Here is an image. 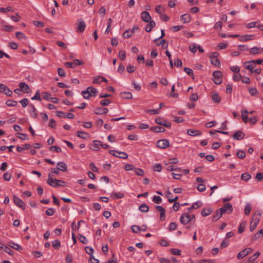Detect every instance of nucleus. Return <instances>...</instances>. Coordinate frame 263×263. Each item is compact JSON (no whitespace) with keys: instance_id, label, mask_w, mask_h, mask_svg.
Returning a JSON list of instances; mask_svg holds the SVG:
<instances>
[{"instance_id":"b1692460","label":"nucleus","mask_w":263,"mask_h":263,"mask_svg":"<svg viewBox=\"0 0 263 263\" xmlns=\"http://www.w3.org/2000/svg\"><path fill=\"white\" fill-rule=\"evenodd\" d=\"M263 235V229H261L255 233L252 237L251 239L252 241H255L258 238L260 237Z\"/></svg>"},{"instance_id":"338daca9","label":"nucleus","mask_w":263,"mask_h":263,"mask_svg":"<svg viewBox=\"0 0 263 263\" xmlns=\"http://www.w3.org/2000/svg\"><path fill=\"white\" fill-rule=\"evenodd\" d=\"M177 228V224L175 222H171L169 225L168 230L170 231H173L175 230Z\"/></svg>"},{"instance_id":"393cba45","label":"nucleus","mask_w":263,"mask_h":263,"mask_svg":"<svg viewBox=\"0 0 263 263\" xmlns=\"http://www.w3.org/2000/svg\"><path fill=\"white\" fill-rule=\"evenodd\" d=\"M249 52L251 54L255 55L260 53L261 50L259 48L257 47H254L250 49Z\"/></svg>"},{"instance_id":"ddd939ff","label":"nucleus","mask_w":263,"mask_h":263,"mask_svg":"<svg viewBox=\"0 0 263 263\" xmlns=\"http://www.w3.org/2000/svg\"><path fill=\"white\" fill-rule=\"evenodd\" d=\"M245 136V134L242 131L238 130L232 136V137L235 140H240L242 139Z\"/></svg>"},{"instance_id":"f704fd0d","label":"nucleus","mask_w":263,"mask_h":263,"mask_svg":"<svg viewBox=\"0 0 263 263\" xmlns=\"http://www.w3.org/2000/svg\"><path fill=\"white\" fill-rule=\"evenodd\" d=\"M87 89L89 91V92L91 93V96L95 97L96 96L98 90L96 88L92 87H87Z\"/></svg>"},{"instance_id":"aec40b11","label":"nucleus","mask_w":263,"mask_h":263,"mask_svg":"<svg viewBox=\"0 0 263 263\" xmlns=\"http://www.w3.org/2000/svg\"><path fill=\"white\" fill-rule=\"evenodd\" d=\"M151 130L156 133H161L165 132V128L162 126H155L151 127Z\"/></svg>"},{"instance_id":"0e129e2a","label":"nucleus","mask_w":263,"mask_h":263,"mask_svg":"<svg viewBox=\"0 0 263 263\" xmlns=\"http://www.w3.org/2000/svg\"><path fill=\"white\" fill-rule=\"evenodd\" d=\"M58 74L61 77H64L65 76V72L64 70L62 68H58Z\"/></svg>"},{"instance_id":"bb28decb","label":"nucleus","mask_w":263,"mask_h":263,"mask_svg":"<svg viewBox=\"0 0 263 263\" xmlns=\"http://www.w3.org/2000/svg\"><path fill=\"white\" fill-rule=\"evenodd\" d=\"M260 253L256 252L252 256H250L247 261L248 263L253 262L255 259L259 256Z\"/></svg>"},{"instance_id":"13d9d810","label":"nucleus","mask_w":263,"mask_h":263,"mask_svg":"<svg viewBox=\"0 0 263 263\" xmlns=\"http://www.w3.org/2000/svg\"><path fill=\"white\" fill-rule=\"evenodd\" d=\"M183 28V26L182 25H177V26H173L171 28V30L174 32H177L181 29H182Z\"/></svg>"},{"instance_id":"58836bf2","label":"nucleus","mask_w":263,"mask_h":263,"mask_svg":"<svg viewBox=\"0 0 263 263\" xmlns=\"http://www.w3.org/2000/svg\"><path fill=\"white\" fill-rule=\"evenodd\" d=\"M221 216L222 215H221V214L218 212V211L217 210L215 212V214L213 216L212 221L213 222L216 221L217 220H218Z\"/></svg>"},{"instance_id":"4468645a","label":"nucleus","mask_w":263,"mask_h":263,"mask_svg":"<svg viewBox=\"0 0 263 263\" xmlns=\"http://www.w3.org/2000/svg\"><path fill=\"white\" fill-rule=\"evenodd\" d=\"M141 19L145 22H149L151 20V16L147 11H143L141 14Z\"/></svg>"},{"instance_id":"680f3d73","label":"nucleus","mask_w":263,"mask_h":263,"mask_svg":"<svg viewBox=\"0 0 263 263\" xmlns=\"http://www.w3.org/2000/svg\"><path fill=\"white\" fill-rule=\"evenodd\" d=\"M85 250L86 252L88 254L90 255V256L91 255H92L93 251H94L93 249L91 247H85Z\"/></svg>"},{"instance_id":"0eeeda50","label":"nucleus","mask_w":263,"mask_h":263,"mask_svg":"<svg viewBox=\"0 0 263 263\" xmlns=\"http://www.w3.org/2000/svg\"><path fill=\"white\" fill-rule=\"evenodd\" d=\"M157 146L161 149H164L170 146V142L166 139L159 140L157 142Z\"/></svg>"},{"instance_id":"774afa93","label":"nucleus","mask_w":263,"mask_h":263,"mask_svg":"<svg viewBox=\"0 0 263 263\" xmlns=\"http://www.w3.org/2000/svg\"><path fill=\"white\" fill-rule=\"evenodd\" d=\"M255 178L258 181H261V180H263V173H257Z\"/></svg>"},{"instance_id":"7ed1b4c3","label":"nucleus","mask_w":263,"mask_h":263,"mask_svg":"<svg viewBox=\"0 0 263 263\" xmlns=\"http://www.w3.org/2000/svg\"><path fill=\"white\" fill-rule=\"evenodd\" d=\"M213 82L215 84L219 85L222 82V73L220 71H215L213 72Z\"/></svg>"},{"instance_id":"a878e982","label":"nucleus","mask_w":263,"mask_h":263,"mask_svg":"<svg viewBox=\"0 0 263 263\" xmlns=\"http://www.w3.org/2000/svg\"><path fill=\"white\" fill-rule=\"evenodd\" d=\"M8 245L9 247L13 248L14 249L18 251L22 250L23 249L22 247L21 246H20L18 244L15 243L13 242H9V243H8Z\"/></svg>"},{"instance_id":"de8ad7c7","label":"nucleus","mask_w":263,"mask_h":263,"mask_svg":"<svg viewBox=\"0 0 263 263\" xmlns=\"http://www.w3.org/2000/svg\"><path fill=\"white\" fill-rule=\"evenodd\" d=\"M237 157L239 159H243L246 156V153L245 152L242 150H239L237 154H236Z\"/></svg>"},{"instance_id":"f03ea898","label":"nucleus","mask_w":263,"mask_h":263,"mask_svg":"<svg viewBox=\"0 0 263 263\" xmlns=\"http://www.w3.org/2000/svg\"><path fill=\"white\" fill-rule=\"evenodd\" d=\"M261 215V213H258L257 215L255 213L252 216V220L250 223V231L252 232L257 227V224L259 221Z\"/></svg>"},{"instance_id":"7c9ffc66","label":"nucleus","mask_w":263,"mask_h":263,"mask_svg":"<svg viewBox=\"0 0 263 263\" xmlns=\"http://www.w3.org/2000/svg\"><path fill=\"white\" fill-rule=\"evenodd\" d=\"M139 210L142 212L146 213L148 211L149 207L145 203H142L139 206Z\"/></svg>"},{"instance_id":"423d86ee","label":"nucleus","mask_w":263,"mask_h":263,"mask_svg":"<svg viewBox=\"0 0 263 263\" xmlns=\"http://www.w3.org/2000/svg\"><path fill=\"white\" fill-rule=\"evenodd\" d=\"M77 32L78 33L83 32L86 28V24L85 22L81 19H79L77 21Z\"/></svg>"},{"instance_id":"49530a36","label":"nucleus","mask_w":263,"mask_h":263,"mask_svg":"<svg viewBox=\"0 0 263 263\" xmlns=\"http://www.w3.org/2000/svg\"><path fill=\"white\" fill-rule=\"evenodd\" d=\"M184 71L190 76H192V79H194V74H193V71L191 68H187V67H184L183 68Z\"/></svg>"},{"instance_id":"f257e3e1","label":"nucleus","mask_w":263,"mask_h":263,"mask_svg":"<svg viewBox=\"0 0 263 263\" xmlns=\"http://www.w3.org/2000/svg\"><path fill=\"white\" fill-rule=\"evenodd\" d=\"M53 175L49 173L47 183L50 186L54 187L59 186H65L66 182L62 180H58L53 178Z\"/></svg>"},{"instance_id":"4be33fe9","label":"nucleus","mask_w":263,"mask_h":263,"mask_svg":"<svg viewBox=\"0 0 263 263\" xmlns=\"http://www.w3.org/2000/svg\"><path fill=\"white\" fill-rule=\"evenodd\" d=\"M59 166L58 168L62 172H66L67 170V166L65 163L64 162H59L57 163Z\"/></svg>"},{"instance_id":"1a4fd4ad","label":"nucleus","mask_w":263,"mask_h":263,"mask_svg":"<svg viewBox=\"0 0 263 263\" xmlns=\"http://www.w3.org/2000/svg\"><path fill=\"white\" fill-rule=\"evenodd\" d=\"M13 201L15 204L18 207L24 210L25 208V204L22 199L17 197L16 195L13 196Z\"/></svg>"},{"instance_id":"6e6552de","label":"nucleus","mask_w":263,"mask_h":263,"mask_svg":"<svg viewBox=\"0 0 263 263\" xmlns=\"http://www.w3.org/2000/svg\"><path fill=\"white\" fill-rule=\"evenodd\" d=\"M180 222L183 224H186L191 221V216L187 213H183L180 218Z\"/></svg>"},{"instance_id":"39448f33","label":"nucleus","mask_w":263,"mask_h":263,"mask_svg":"<svg viewBox=\"0 0 263 263\" xmlns=\"http://www.w3.org/2000/svg\"><path fill=\"white\" fill-rule=\"evenodd\" d=\"M252 251L253 250L251 248H246L245 249L241 251L237 254V257L238 259H241L246 256L252 253Z\"/></svg>"},{"instance_id":"a211bd4d","label":"nucleus","mask_w":263,"mask_h":263,"mask_svg":"<svg viewBox=\"0 0 263 263\" xmlns=\"http://www.w3.org/2000/svg\"><path fill=\"white\" fill-rule=\"evenodd\" d=\"M149 24H148L146 27H145V31L149 32L151 31L152 29L156 26V23L154 21H152L151 20V21L148 22Z\"/></svg>"},{"instance_id":"603ef678","label":"nucleus","mask_w":263,"mask_h":263,"mask_svg":"<svg viewBox=\"0 0 263 263\" xmlns=\"http://www.w3.org/2000/svg\"><path fill=\"white\" fill-rule=\"evenodd\" d=\"M31 100H37L40 101H41L42 100V98L41 97V95H40L39 90H37V92H36L35 95L31 98Z\"/></svg>"},{"instance_id":"a19ab883","label":"nucleus","mask_w":263,"mask_h":263,"mask_svg":"<svg viewBox=\"0 0 263 263\" xmlns=\"http://www.w3.org/2000/svg\"><path fill=\"white\" fill-rule=\"evenodd\" d=\"M78 239L83 244H87L88 243V240L86 237L81 234H79Z\"/></svg>"},{"instance_id":"2eb2a0df","label":"nucleus","mask_w":263,"mask_h":263,"mask_svg":"<svg viewBox=\"0 0 263 263\" xmlns=\"http://www.w3.org/2000/svg\"><path fill=\"white\" fill-rule=\"evenodd\" d=\"M108 109L107 108H102L101 107H97L94 110V112L96 115H103L108 112Z\"/></svg>"},{"instance_id":"5fc2aeb1","label":"nucleus","mask_w":263,"mask_h":263,"mask_svg":"<svg viewBox=\"0 0 263 263\" xmlns=\"http://www.w3.org/2000/svg\"><path fill=\"white\" fill-rule=\"evenodd\" d=\"M119 58L123 61L126 58V53H125V51L124 50H120L119 52Z\"/></svg>"},{"instance_id":"4d7b16f0","label":"nucleus","mask_w":263,"mask_h":263,"mask_svg":"<svg viewBox=\"0 0 263 263\" xmlns=\"http://www.w3.org/2000/svg\"><path fill=\"white\" fill-rule=\"evenodd\" d=\"M153 201L157 204H159L161 202L162 199L160 196H154L153 198Z\"/></svg>"},{"instance_id":"f3484780","label":"nucleus","mask_w":263,"mask_h":263,"mask_svg":"<svg viewBox=\"0 0 263 263\" xmlns=\"http://www.w3.org/2000/svg\"><path fill=\"white\" fill-rule=\"evenodd\" d=\"M187 134L191 136H200L202 134L201 132L192 129H188L187 131Z\"/></svg>"},{"instance_id":"20e7f679","label":"nucleus","mask_w":263,"mask_h":263,"mask_svg":"<svg viewBox=\"0 0 263 263\" xmlns=\"http://www.w3.org/2000/svg\"><path fill=\"white\" fill-rule=\"evenodd\" d=\"M109 153L110 154L118 158L124 159H126L128 158V155L125 152H119L116 150H110Z\"/></svg>"},{"instance_id":"c9c22d12","label":"nucleus","mask_w":263,"mask_h":263,"mask_svg":"<svg viewBox=\"0 0 263 263\" xmlns=\"http://www.w3.org/2000/svg\"><path fill=\"white\" fill-rule=\"evenodd\" d=\"M88 135V133L82 131H78L77 133V136L78 137L84 139H86Z\"/></svg>"},{"instance_id":"473e14b6","label":"nucleus","mask_w":263,"mask_h":263,"mask_svg":"<svg viewBox=\"0 0 263 263\" xmlns=\"http://www.w3.org/2000/svg\"><path fill=\"white\" fill-rule=\"evenodd\" d=\"M93 148H91V149L93 151H98L100 150V148L99 147V145L101 143V141L97 140H95L93 141Z\"/></svg>"},{"instance_id":"5701e85b","label":"nucleus","mask_w":263,"mask_h":263,"mask_svg":"<svg viewBox=\"0 0 263 263\" xmlns=\"http://www.w3.org/2000/svg\"><path fill=\"white\" fill-rule=\"evenodd\" d=\"M226 210L227 213H231L233 211V206L230 203H226L222 206Z\"/></svg>"},{"instance_id":"79ce46f5","label":"nucleus","mask_w":263,"mask_h":263,"mask_svg":"<svg viewBox=\"0 0 263 263\" xmlns=\"http://www.w3.org/2000/svg\"><path fill=\"white\" fill-rule=\"evenodd\" d=\"M135 173L139 176H143L144 175V172L143 170L141 168H134Z\"/></svg>"},{"instance_id":"c756f323","label":"nucleus","mask_w":263,"mask_h":263,"mask_svg":"<svg viewBox=\"0 0 263 263\" xmlns=\"http://www.w3.org/2000/svg\"><path fill=\"white\" fill-rule=\"evenodd\" d=\"M247 225V221H243L241 222V223L240 224L239 227L238 228V233L240 234L242 233L246 227Z\"/></svg>"},{"instance_id":"9d476101","label":"nucleus","mask_w":263,"mask_h":263,"mask_svg":"<svg viewBox=\"0 0 263 263\" xmlns=\"http://www.w3.org/2000/svg\"><path fill=\"white\" fill-rule=\"evenodd\" d=\"M0 91L8 97L11 96L13 93L12 91L9 89L8 86L3 84H0Z\"/></svg>"},{"instance_id":"a18cd8bd","label":"nucleus","mask_w":263,"mask_h":263,"mask_svg":"<svg viewBox=\"0 0 263 263\" xmlns=\"http://www.w3.org/2000/svg\"><path fill=\"white\" fill-rule=\"evenodd\" d=\"M210 62L212 64L214 65L215 66H219L220 64V62L219 60L217 58L211 59H210Z\"/></svg>"},{"instance_id":"c85d7f7f","label":"nucleus","mask_w":263,"mask_h":263,"mask_svg":"<svg viewBox=\"0 0 263 263\" xmlns=\"http://www.w3.org/2000/svg\"><path fill=\"white\" fill-rule=\"evenodd\" d=\"M181 20L184 23H187L191 21V17L189 14H184L181 15Z\"/></svg>"},{"instance_id":"bf43d9fd","label":"nucleus","mask_w":263,"mask_h":263,"mask_svg":"<svg viewBox=\"0 0 263 263\" xmlns=\"http://www.w3.org/2000/svg\"><path fill=\"white\" fill-rule=\"evenodd\" d=\"M251 207L250 204L248 203L246 205L245 208V214L246 215H249L251 212Z\"/></svg>"},{"instance_id":"4c0bfd02","label":"nucleus","mask_w":263,"mask_h":263,"mask_svg":"<svg viewBox=\"0 0 263 263\" xmlns=\"http://www.w3.org/2000/svg\"><path fill=\"white\" fill-rule=\"evenodd\" d=\"M157 46L161 45L162 49H166L168 47V43L166 42L165 40L162 39L159 44H156Z\"/></svg>"},{"instance_id":"2f4dec72","label":"nucleus","mask_w":263,"mask_h":263,"mask_svg":"<svg viewBox=\"0 0 263 263\" xmlns=\"http://www.w3.org/2000/svg\"><path fill=\"white\" fill-rule=\"evenodd\" d=\"M212 212V210L209 209H204L201 212V214L202 216L205 217L209 215Z\"/></svg>"},{"instance_id":"6e6d98bb","label":"nucleus","mask_w":263,"mask_h":263,"mask_svg":"<svg viewBox=\"0 0 263 263\" xmlns=\"http://www.w3.org/2000/svg\"><path fill=\"white\" fill-rule=\"evenodd\" d=\"M171 253L175 255H180L181 250L177 249H171L170 250Z\"/></svg>"},{"instance_id":"e433bc0d","label":"nucleus","mask_w":263,"mask_h":263,"mask_svg":"<svg viewBox=\"0 0 263 263\" xmlns=\"http://www.w3.org/2000/svg\"><path fill=\"white\" fill-rule=\"evenodd\" d=\"M253 36V35H243L240 36L239 40L241 42L250 41L251 40L250 37H252Z\"/></svg>"},{"instance_id":"6ab92c4d","label":"nucleus","mask_w":263,"mask_h":263,"mask_svg":"<svg viewBox=\"0 0 263 263\" xmlns=\"http://www.w3.org/2000/svg\"><path fill=\"white\" fill-rule=\"evenodd\" d=\"M1 249H3L5 252L11 255H13L14 254L13 251L10 248L3 243H1Z\"/></svg>"},{"instance_id":"e2e57ef3","label":"nucleus","mask_w":263,"mask_h":263,"mask_svg":"<svg viewBox=\"0 0 263 263\" xmlns=\"http://www.w3.org/2000/svg\"><path fill=\"white\" fill-rule=\"evenodd\" d=\"M136 70V67L132 65H128L127 66V71L129 73H132Z\"/></svg>"},{"instance_id":"8fccbe9b","label":"nucleus","mask_w":263,"mask_h":263,"mask_svg":"<svg viewBox=\"0 0 263 263\" xmlns=\"http://www.w3.org/2000/svg\"><path fill=\"white\" fill-rule=\"evenodd\" d=\"M146 112L152 115H157L160 113L159 109H147Z\"/></svg>"},{"instance_id":"9b49d317","label":"nucleus","mask_w":263,"mask_h":263,"mask_svg":"<svg viewBox=\"0 0 263 263\" xmlns=\"http://www.w3.org/2000/svg\"><path fill=\"white\" fill-rule=\"evenodd\" d=\"M244 67L246 69L249 70L251 73L253 72V69L256 66L254 63L253 60L246 61L243 63Z\"/></svg>"},{"instance_id":"c03bdc74","label":"nucleus","mask_w":263,"mask_h":263,"mask_svg":"<svg viewBox=\"0 0 263 263\" xmlns=\"http://www.w3.org/2000/svg\"><path fill=\"white\" fill-rule=\"evenodd\" d=\"M52 245L55 249H59L61 246V242L60 240L57 239L52 241Z\"/></svg>"},{"instance_id":"ea45409f","label":"nucleus","mask_w":263,"mask_h":263,"mask_svg":"<svg viewBox=\"0 0 263 263\" xmlns=\"http://www.w3.org/2000/svg\"><path fill=\"white\" fill-rule=\"evenodd\" d=\"M81 94L84 98L86 99H89L91 96V93L89 92V91L87 89L85 90H83L81 92Z\"/></svg>"},{"instance_id":"09e8293b","label":"nucleus","mask_w":263,"mask_h":263,"mask_svg":"<svg viewBox=\"0 0 263 263\" xmlns=\"http://www.w3.org/2000/svg\"><path fill=\"white\" fill-rule=\"evenodd\" d=\"M6 104L8 106H15L17 102L16 101L8 100L6 101Z\"/></svg>"},{"instance_id":"dca6fc26","label":"nucleus","mask_w":263,"mask_h":263,"mask_svg":"<svg viewBox=\"0 0 263 263\" xmlns=\"http://www.w3.org/2000/svg\"><path fill=\"white\" fill-rule=\"evenodd\" d=\"M18 86L20 87L21 90L23 92L25 93L29 92V90L30 89L29 86L25 83L21 82L19 83Z\"/></svg>"},{"instance_id":"412c9836","label":"nucleus","mask_w":263,"mask_h":263,"mask_svg":"<svg viewBox=\"0 0 263 263\" xmlns=\"http://www.w3.org/2000/svg\"><path fill=\"white\" fill-rule=\"evenodd\" d=\"M120 96L125 99H130L133 97L132 94L130 92L124 91L122 92L120 94Z\"/></svg>"},{"instance_id":"052dcab7","label":"nucleus","mask_w":263,"mask_h":263,"mask_svg":"<svg viewBox=\"0 0 263 263\" xmlns=\"http://www.w3.org/2000/svg\"><path fill=\"white\" fill-rule=\"evenodd\" d=\"M131 229L134 233H137L139 231H141V228L137 226L133 225L131 227Z\"/></svg>"},{"instance_id":"cd10ccee","label":"nucleus","mask_w":263,"mask_h":263,"mask_svg":"<svg viewBox=\"0 0 263 263\" xmlns=\"http://www.w3.org/2000/svg\"><path fill=\"white\" fill-rule=\"evenodd\" d=\"M29 106L31 108V110H30L31 116L34 118H36L37 117V114L35 106L32 104H30Z\"/></svg>"},{"instance_id":"37998d69","label":"nucleus","mask_w":263,"mask_h":263,"mask_svg":"<svg viewBox=\"0 0 263 263\" xmlns=\"http://www.w3.org/2000/svg\"><path fill=\"white\" fill-rule=\"evenodd\" d=\"M251 176L250 174L248 173H245L241 175V179L244 181H248L251 178Z\"/></svg>"},{"instance_id":"3c124183","label":"nucleus","mask_w":263,"mask_h":263,"mask_svg":"<svg viewBox=\"0 0 263 263\" xmlns=\"http://www.w3.org/2000/svg\"><path fill=\"white\" fill-rule=\"evenodd\" d=\"M15 36L18 39H26L27 37L25 34L22 32H16L15 33Z\"/></svg>"},{"instance_id":"864d4df0","label":"nucleus","mask_w":263,"mask_h":263,"mask_svg":"<svg viewBox=\"0 0 263 263\" xmlns=\"http://www.w3.org/2000/svg\"><path fill=\"white\" fill-rule=\"evenodd\" d=\"M133 34L130 32V29H128L126 31H125L122 34V36L123 38H129L132 36Z\"/></svg>"},{"instance_id":"72a5a7b5","label":"nucleus","mask_w":263,"mask_h":263,"mask_svg":"<svg viewBox=\"0 0 263 263\" xmlns=\"http://www.w3.org/2000/svg\"><path fill=\"white\" fill-rule=\"evenodd\" d=\"M212 100L214 102L218 103L221 101V98L217 93L215 92L212 95Z\"/></svg>"},{"instance_id":"69168bd1","label":"nucleus","mask_w":263,"mask_h":263,"mask_svg":"<svg viewBox=\"0 0 263 263\" xmlns=\"http://www.w3.org/2000/svg\"><path fill=\"white\" fill-rule=\"evenodd\" d=\"M189 50L193 53H195L197 51V47L195 44H191L189 46Z\"/></svg>"},{"instance_id":"f8f14e48","label":"nucleus","mask_w":263,"mask_h":263,"mask_svg":"<svg viewBox=\"0 0 263 263\" xmlns=\"http://www.w3.org/2000/svg\"><path fill=\"white\" fill-rule=\"evenodd\" d=\"M155 208L160 213V220H164L165 218V209L160 205H156Z\"/></svg>"}]
</instances>
